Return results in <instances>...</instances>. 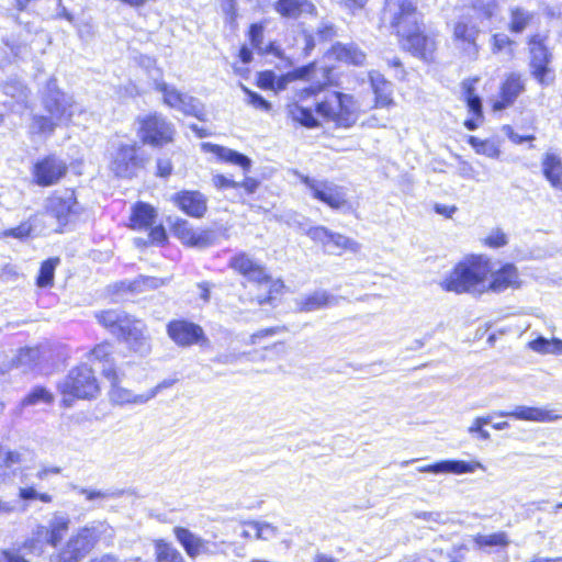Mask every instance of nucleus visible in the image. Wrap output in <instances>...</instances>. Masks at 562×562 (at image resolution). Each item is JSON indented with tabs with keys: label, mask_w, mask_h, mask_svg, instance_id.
Listing matches in <instances>:
<instances>
[{
	"label": "nucleus",
	"mask_w": 562,
	"mask_h": 562,
	"mask_svg": "<svg viewBox=\"0 0 562 562\" xmlns=\"http://www.w3.org/2000/svg\"><path fill=\"white\" fill-rule=\"evenodd\" d=\"M40 357V351L36 348L21 349L15 357L14 363L16 368L22 370L32 369Z\"/></svg>",
	"instance_id": "46"
},
{
	"label": "nucleus",
	"mask_w": 562,
	"mask_h": 562,
	"mask_svg": "<svg viewBox=\"0 0 562 562\" xmlns=\"http://www.w3.org/2000/svg\"><path fill=\"white\" fill-rule=\"evenodd\" d=\"M533 14L519 7L510 9L509 30L514 33H521L530 24Z\"/></svg>",
	"instance_id": "41"
},
{
	"label": "nucleus",
	"mask_w": 562,
	"mask_h": 562,
	"mask_svg": "<svg viewBox=\"0 0 562 562\" xmlns=\"http://www.w3.org/2000/svg\"><path fill=\"white\" fill-rule=\"evenodd\" d=\"M491 46L493 54H503L507 58L514 56L515 42L504 33H497L492 36Z\"/></svg>",
	"instance_id": "42"
},
{
	"label": "nucleus",
	"mask_w": 562,
	"mask_h": 562,
	"mask_svg": "<svg viewBox=\"0 0 562 562\" xmlns=\"http://www.w3.org/2000/svg\"><path fill=\"white\" fill-rule=\"evenodd\" d=\"M156 217L155 209L144 202L137 203L133 207V212L131 215V227L134 229H143L153 225Z\"/></svg>",
	"instance_id": "33"
},
{
	"label": "nucleus",
	"mask_w": 562,
	"mask_h": 562,
	"mask_svg": "<svg viewBox=\"0 0 562 562\" xmlns=\"http://www.w3.org/2000/svg\"><path fill=\"white\" fill-rule=\"evenodd\" d=\"M43 105L48 116L34 115L29 126L31 134L48 137L57 126L68 125L69 123L75 125L85 124L81 116H86V111L74 101L72 97L59 91L55 79L47 82Z\"/></svg>",
	"instance_id": "2"
},
{
	"label": "nucleus",
	"mask_w": 562,
	"mask_h": 562,
	"mask_svg": "<svg viewBox=\"0 0 562 562\" xmlns=\"http://www.w3.org/2000/svg\"><path fill=\"white\" fill-rule=\"evenodd\" d=\"M167 334L180 347H189L204 339L202 327L184 319L169 322Z\"/></svg>",
	"instance_id": "20"
},
{
	"label": "nucleus",
	"mask_w": 562,
	"mask_h": 562,
	"mask_svg": "<svg viewBox=\"0 0 562 562\" xmlns=\"http://www.w3.org/2000/svg\"><path fill=\"white\" fill-rule=\"evenodd\" d=\"M173 533L190 558H196L202 554H215L217 552L216 543L201 538L187 528L176 527Z\"/></svg>",
	"instance_id": "21"
},
{
	"label": "nucleus",
	"mask_w": 562,
	"mask_h": 562,
	"mask_svg": "<svg viewBox=\"0 0 562 562\" xmlns=\"http://www.w3.org/2000/svg\"><path fill=\"white\" fill-rule=\"evenodd\" d=\"M217 240V235L212 229H194L190 247L206 248L214 245Z\"/></svg>",
	"instance_id": "47"
},
{
	"label": "nucleus",
	"mask_w": 562,
	"mask_h": 562,
	"mask_svg": "<svg viewBox=\"0 0 562 562\" xmlns=\"http://www.w3.org/2000/svg\"><path fill=\"white\" fill-rule=\"evenodd\" d=\"M474 542L479 548L506 547L509 543L507 535L503 531L491 535H476Z\"/></svg>",
	"instance_id": "45"
},
{
	"label": "nucleus",
	"mask_w": 562,
	"mask_h": 562,
	"mask_svg": "<svg viewBox=\"0 0 562 562\" xmlns=\"http://www.w3.org/2000/svg\"><path fill=\"white\" fill-rule=\"evenodd\" d=\"M319 90L321 87L314 86L300 89L295 94V100L286 106L289 117L305 127H317L319 125L318 117L313 113L311 108L305 106L303 103L307 98L317 94Z\"/></svg>",
	"instance_id": "17"
},
{
	"label": "nucleus",
	"mask_w": 562,
	"mask_h": 562,
	"mask_svg": "<svg viewBox=\"0 0 562 562\" xmlns=\"http://www.w3.org/2000/svg\"><path fill=\"white\" fill-rule=\"evenodd\" d=\"M58 390L66 407H70L75 398H93L100 392L93 371L87 364L78 366L69 371L68 375L58 384Z\"/></svg>",
	"instance_id": "7"
},
{
	"label": "nucleus",
	"mask_w": 562,
	"mask_h": 562,
	"mask_svg": "<svg viewBox=\"0 0 562 562\" xmlns=\"http://www.w3.org/2000/svg\"><path fill=\"white\" fill-rule=\"evenodd\" d=\"M316 114L339 127H350L358 120L359 104L350 94L331 91L316 102Z\"/></svg>",
	"instance_id": "6"
},
{
	"label": "nucleus",
	"mask_w": 562,
	"mask_h": 562,
	"mask_svg": "<svg viewBox=\"0 0 562 562\" xmlns=\"http://www.w3.org/2000/svg\"><path fill=\"white\" fill-rule=\"evenodd\" d=\"M530 45V74L539 85L548 87L555 80L554 70L550 67L552 54L540 41H532Z\"/></svg>",
	"instance_id": "15"
},
{
	"label": "nucleus",
	"mask_w": 562,
	"mask_h": 562,
	"mask_svg": "<svg viewBox=\"0 0 562 562\" xmlns=\"http://www.w3.org/2000/svg\"><path fill=\"white\" fill-rule=\"evenodd\" d=\"M201 148L205 153L214 154L218 160L240 166L245 171H248L251 166V160L247 156L227 147L212 143H202Z\"/></svg>",
	"instance_id": "30"
},
{
	"label": "nucleus",
	"mask_w": 562,
	"mask_h": 562,
	"mask_svg": "<svg viewBox=\"0 0 562 562\" xmlns=\"http://www.w3.org/2000/svg\"><path fill=\"white\" fill-rule=\"evenodd\" d=\"M61 472L59 467H42L37 473L36 477L41 481L46 480L49 475H57Z\"/></svg>",
	"instance_id": "61"
},
{
	"label": "nucleus",
	"mask_w": 562,
	"mask_h": 562,
	"mask_svg": "<svg viewBox=\"0 0 562 562\" xmlns=\"http://www.w3.org/2000/svg\"><path fill=\"white\" fill-rule=\"evenodd\" d=\"M172 232L182 244L190 246L193 237L194 229L189 225L186 220H177L172 225Z\"/></svg>",
	"instance_id": "49"
},
{
	"label": "nucleus",
	"mask_w": 562,
	"mask_h": 562,
	"mask_svg": "<svg viewBox=\"0 0 562 562\" xmlns=\"http://www.w3.org/2000/svg\"><path fill=\"white\" fill-rule=\"evenodd\" d=\"M513 281L518 278V271L513 263L493 262L485 255H468L460 260L448 281Z\"/></svg>",
	"instance_id": "4"
},
{
	"label": "nucleus",
	"mask_w": 562,
	"mask_h": 562,
	"mask_svg": "<svg viewBox=\"0 0 562 562\" xmlns=\"http://www.w3.org/2000/svg\"><path fill=\"white\" fill-rule=\"evenodd\" d=\"M480 32L474 19L471 16H462L453 24V43L461 54L470 60H475L479 56L480 46L477 37Z\"/></svg>",
	"instance_id": "11"
},
{
	"label": "nucleus",
	"mask_w": 562,
	"mask_h": 562,
	"mask_svg": "<svg viewBox=\"0 0 562 562\" xmlns=\"http://www.w3.org/2000/svg\"><path fill=\"white\" fill-rule=\"evenodd\" d=\"M334 300L335 299L333 296H329L326 292L316 291L315 293H313V294L306 296L304 300H302L301 311H304V312L316 311L322 307L331 305Z\"/></svg>",
	"instance_id": "40"
},
{
	"label": "nucleus",
	"mask_w": 562,
	"mask_h": 562,
	"mask_svg": "<svg viewBox=\"0 0 562 562\" xmlns=\"http://www.w3.org/2000/svg\"><path fill=\"white\" fill-rule=\"evenodd\" d=\"M530 349L541 355H562V340L558 338L547 339L538 337L529 342Z\"/></svg>",
	"instance_id": "38"
},
{
	"label": "nucleus",
	"mask_w": 562,
	"mask_h": 562,
	"mask_svg": "<svg viewBox=\"0 0 562 562\" xmlns=\"http://www.w3.org/2000/svg\"><path fill=\"white\" fill-rule=\"evenodd\" d=\"M509 283H441L443 291L456 294H471L479 296L484 292L498 293L504 291Z\"/></svg>",
	"instance_id": "29"
},
{
	"label": "nucleus",
	"mask_w": 562,
	"mask_h": 562,
	"mask_svg": "<svg viewBox=\"0 0 562 562\" xmlns=\"http://www.w3.org/2000/svg\"><path fill=\"white\" fill-rule=\"evenodd\" d=\"M477 154L490 158H498L501 150L493 142L484 140L483 145H481V148H479Z\"/></svg>",
	"instance_id": "59"
},
{
	"label": "nucleus",
	"mask_w": 562,
	"mask_h": 562,
	"mask_svg": "<svg viewBox=\"0 0 562 562\" xmlns=\"http://www.w3.org/2000/svg\"><path fill=\"white\" fill-rule=\"evenodd\" d=\"M317 35L321 40L328 41L336 35V30L333 24L323 22L317 30Z\"/></svg>",
	"instance_id": "60"
},
{
	"label": "nucleus",
	"mask_w": 562,
	"mask_h": 562,
	"mask_svg": "<svg viewBox=\"0 0 562 562\" xmlns=\"http://www.w3.org/2000/svg\"><path fill=\"white\" fill-rule=\"evenodd\" d=\"M276 75L272 71L261 72L259 76V86L262 88H272L274 85Z\"/></svg>",
	"instance_id": "63"
},
{
	"label": "nucleus",
	"mask_w": 562,
	"mask_h": 562,
	"mask_svg": "<svg viewBox=\"0 0 562 562\" xmlns=\"http://www.w3.org/2000/svg\"><path fill=\"white\" fill-rule=\"evenodd\" d=\"M241 89L247 94L246 102L249 105L254 106L255 109L266 111V112L270 110V108H271L270 103L267 100H265L260 94L250 91L248 88H246L243 85H241Z\"/></svg>",
	"instance_id": "51"
},
{
	"label": "nucleus",
	"mask_w": 562,
	"mask_h": 562,
	"mask_svg": "<svg viewBox=\"0 0 562 562\" xmlns=\"http://www.w3.org/2000/svg\"><path fill=\"white\" fill-rule=\"evenodd\" d=\"M229 266L249 281H270L267 269L257 260L245 252L234 256Z\"/></svg>",
	"instance_id": "22"
},
{
	"label": "nucleus",
	"mask_w": 562,
	"mask_h": 562,
	"mask_svg": "<svg viewBox=\"0 0 562 562\" xmlns=\"http://www.w3.org/2000/svg\"><path fill=\"white\" fill-rule=\"evenodd\" d=\"M104 378L111 385L109 398L115 405H143L157 396V389H150L145 393L136 394L132 390L123 387L116 368H106L104 370Z\"/></svg>",
	"instance_id": "12"
},
{
	"label": "nucleus",
	"mask_w": 562,
	"mask_h": 562,
	"mask_svg": "<svg viewBox=\"0 0 562 562\" xmlns=\"http://www.w3.org/2000/svg\"><path fill=\"white\" fill-rule=\"evenodd\" d=\"M112 356L113 347L109 342H102L89 352L88 360L92 363L99 362L101 364V373L104 376L106 368H115Z\"/></svg>",
	"instance_id": "36"
},
{
	"label": "nucleus",
	"mask_w": 562,
	"mask_h": 562,
	"mask_svg": "<svg viewBox=\"0 0 562 562\" xmlns=\"http://www.w3.org/2000/svg\"><path fill=\"white\" fill-rule=\"evenodd\" d=\"M477 82V79H468L462 82V94L469 111L474 114L475 119H470L464 122V126L469 131H474L477 128L479 123L477 120L483 117L482 114V101L479 95L474 93V85Z\"/></svg>",
	"instance_id": "28"
},
{
	"label": "nucleus",
	"mask_w": 562,
	"mask_h": 562,
	"mask_svg": "<svg viewBox=\"0 0 562 562\" xmlns=\"http://www.w3.org/2000/svg\"><path fill=\"white\" fill-rule=\"evenodd\" d=\"M369 77L372 90L375 94V106H390L393 103L392 83L376 71L370 72Z\"/></svg>",
	"instance_id": "31"
},
{
	"label": "nucleus",
	"mask_w": 562,
	"mask_h": 562,
	"mask_svg": "<svg viewBox=\"0 0 562 562\" xmlns=\"http://www.w3.org/2000/svg\"><path fill=\"white\" fill-rule=\"evenodd\" d=\"M333 54L338 60L355 66H362L366 61V54L353 43H337L333 46Z\"/></svg>",
	"instance_id": "32"
},
{
	"label": "nucleus",
	"mask_w": 562,
	"mask_h": 562,
	"mask_svg": "<svg viewBox=\"0 0 562 562\" xmlns=\"http://www.w3.org/2000/svg\"><path fill=\"white\" fill-rule=\"evenodd\" d=\"M21 457L18 452L5 451L0 462V486L8 484L12 480L13 472L11 467L20 463Z\"/></svg>",
	"instance_id": "43"
},
{
	"label": "nucleus",
	"mask_w": 562,
	"mask_h": 562,
	"mask_svg": "<svg viewBox=\"0 0 562 562\" xmlns=\"http://www.w3.org/2000/svg\"><path fill=\"white\" fill-rule=\"evenodd\" d=\"M172 201L186 214L202 217L206 212V199L199 191H182L173 195Z\"/></svg>",
	"instance_id": "25"
},
{
	"label": "nucleus",
	"mask_w": 562,
	"mask_h": 562,
	"mask_svg": "<svg viewBox=\"0 0 562 562\" xmlns=\"http://www.w3.org/2000/svg\"><path fill=\"white\" fill-rule=\"evenodd\" d=\"M1 90L16 104L27 108L30 91L20 80L9 79L2 85Z\"/></svg>",
	"instance_id": "35"
},
{
	"label": "nucleus",
	"mask_w": 562,
	"mask_h": 562,
	"mask_svg": "<svg viewBox=\"0 0 562 562\" xmlns=\"http://www.w3.org/2000/svg\"><path fill=\"white\" fill-rule=\"evenodd\" d=\"M299 178L314 199L329 207L338 210L347 204V193L344 187L328 180H318L304 175H299Z\"/></svg>",
	"instance_id": "10"
},
{
	"label": "nucleus",
	"mask_w": 562,
	"mask_h": 562,
	"mask_svg": "<svg viewBox=\"0 0 562 562\" xmlns=\"http://www.w3.org/2000/svg\"><path fill=\"white\" fill-rule=\"evenodd\" d=\"M67 164L56 156H48L34 165L35 182L42 187L57 183L67 172Z\"/></svg>",
	"instance_id": "18"
},
{
	"label": "nucleus",
	"mask_w": 562,
	"mask_h": 562,
	"mask_svg": "<svg viewBox=\"0 0 562 562\" xmlns=\"http://www.w3.org/2000/svg\"><path fill=\"white\" fill-rule=\"evenodd\" d=\"M46 215L56 218L59 225L72 222L80 212L75 192L65 190L47 199L45 204Z\"/></svg>",
	"instance_id": "14"
},
{
	"label": "nucleus",
	"mask_w": 562,
	"mask_h": 562,
	"mask_svg": "<svg viewBox=\"0 0 562 562\" xmlns=\"http://www.w3.org/2000/svg\"><path fill=\"white\" fill-rule=\"evenodd\" d=\"M70 525V518L63 513L53 514L48 521L49 546L57 547L67 533Z\"/></svg>",
	"instance_id": "34"
},
{
	"label": "nucleus",
	"mask_w": 562,
	"mask_h": 562,
	"mask_svg": "<svg viewBox=\"0 0 562 562\" xmlns=\"http://www.w3.org/2000/svg\"><path fill=\"white\" fill-rule=\"evenodd\" d=\"M155 89L162 94V101L167 106L204 121L205 111L199 99L179 91L162 80H155Z\"/></svg>",
	"instance_id": "9"
},
{
	"label": "nucleus",
	"mask_w": 562,
	"mask_h": 562,
	"mask_svg": "<svg viewBox=\"0 0 562 562\" xmlns=\"http://www.w3.org/2000/svg\"><path fill=\"white\" fill-rule=\"evenodd\" d=\"M526 83L521 74L509 72L501 86V99L493 104L494 111H501L510 106L525 91Z\"/></svg>",
	"instance_id": "23"
},
{
	"label": "nucleus",
	"mask_w": 562,
	"mask_h": 562,
	"mask_svg": "<svg viewBox=\"0 0 562 562\" xmlns=\"http://www.w3.org/2000/svg\"><path fill=\"white\" fill-rule=\"evenodd\" d=\"M149 238L157 244L165 241L167 238L165 228L161 225L151 228Z\"/></svg>",
	"instance_id": "62"
},
{
	"label": "nucleus",
	"mask_w": 562,
	"mask_h": 562,
	"mask_svg": "<svg viewBox=\"0 0 562 562\" xmlns=\"http://www.w3.org/2000/svg\"><path fill=\"white\" fill-rule=\"evenodd\" d=\"M37 220V216L31 218L27 222L20 224L18 227L12 228L5 233L7 236H12L15 238H25L32 235L35 229L34 222Z\"/></svg>",
	"instance_id": "52"
},
{
	"label": "nucleus",
	"mask_w": 562,
	"mask_h": 562,
	"mask_svg": "<svg viewBox=\"0 0 562 562\" xmlns=\"http://www.w3.org/2000/svg\"><path fill=\"white\" fill-rule=\"evenodd\" d=\"M482 243L488 248H502L508 244V237L501 228H494L482 240Z\"/></svg>",
	"instance_id": "50"
},
{
	"label": "nucleus",
	"mask_w": 562,
	"mask_h": 562,
	"mask_svg": "<svg viewBox=\"0 0 562 562\" xmlns=\"http://www.w3.org/2000/svg\"><path fill=\"white\" fill-rule=\"evenodd\" d=\"M381 21L395 32L403 49L425 60L432 57L436 41L420 31L415 0H385Z\"/></svg>",
	"instance_id": "1"
},
{
	"label": "nucleus",
	"mask_w": 562,
	"mask_h": 562,
	"mask_svg": "<svg viewBox=\"0 0 562 562\" xmlns=\"http://www.w3.org/2000/svg\"><path fill=\"white\" fill-rule=\"evenodd\" d=\"M0 562H29L23 557L10 552V551H2L0 552Z\"/></svg>",
	"instance_id": "64"
},
{
	"label": "nucleus",
	"mask_w": 562,
	"mask_h": 562,
	"mask_svg": "<svg viewBox=\"0 0 562 562\" xmlns=\"http://www.w3.org/2000/svg\"><path fill=\"white\" fill-rule=\"evenodd\" d=\"M54 395L43 386L34 387L21 402V406H34L38 404H52Z\"/></svg>",
	"instance_id": "44"
},
{
	"label": "nucleus",
	"mask_w": 562,
	"mask_h": 562,
	"mask_svg": "<svg viewBox=\"0 0 562 562\" xmlns=\"http://www.w3.org/2000/svg\"><path fill=\"white\" fill-rule=\"evenodd\" d=\"M541 171L550 186L562 192V157L553 151H547L541 158Z\"/></svg>",
	"instance_id": "27"
},
{
	"label": "nucleus",
	"mask_w": 562,
	"mask_h": 562,
	"mask_svg": "<svg viewBox=\"0 0 562 562\" xmlns=\"http://www.w3.org/2000/svg\"><path fill=\"white\" fill-rule=\"evenodd\" d=\"M212 183L216 189L239 188V182L220 173L212 176Z\"/></svg>",
	"instance_id": "54"
},
{
	"label": "nucleus",
	"mask_w": 562,
	"mask_h": 562,
	"mask_svg": "<svg viewBox=\"0 0 562 562\" xmlns=\"http://www.w3.org/2000/svg\"><path fill=\"white\" fill-rule=\"evenodd\" d=\"M79 493L86 497L87 501L106 499L114 496V493L93 491L88 488H80Z\"/></svg>",
	"instance_id": "58"
},
{
	"label": "nucleus",
	"mask_w": 562,
	"mask_h": 562,
	"mask_svg": "<svg viewBox=\"0 0 562 562\" xmlns=\"http://www.w3.org/2000/svg\"><path fill=\"white\" fill-rule=\"evenodd\" d=\"M140 166V159L136 155L135 145H120L112 155L111 171L122 178H131Z\"/></svg>",
	"instance_id": "19"
},
{
	"label": "nucleus",
	"mask_w": 562,
	"mask_h": 562,
	"mask_svg": "<svg viewBox=\"0 0 562 562\" xmlns=\"http://www.w3.org/2000/svg\"><path fill=\"white\" fill-rule=\"evenodd\" d=\"M59 258H49L42 263L40 274L36 281H53L56 267L59 265Z\"/></svg>",
	"instance_id": "53"
},
{
	"label": "nucleus",
	"mask_w": 562,
	"mask_h": 562,
	"mask_svg": "<svg viewBox=\"0 0 562 562\" xmlns=\"http://www.w3.org/2000/svg\"><path fill=\"white\" fill-rule=\"evenodd\" d=\"M494 416L512 417L518 420L535 423H551L561 418L560 415L542 407L518 405L513 411H498L486 416L476 417L468 429L469 434H477L484 425L492 423Z\"/></svg>",
	"instance_id": "8"
},
{
	"label": "nucleus",
	"mask_w": 562,
	"mask_h": 562,
	"mask_svg": "<svg viewBox=\"0 0 562 562\" xmlns=\"http://www.w3.org/2000/svg\"><path fill=\"white\" fill-rule=\"evenodd\" d=\"M173 126L161 115H149L140 121L139 137L143 143L162 146L172 140Z\"/></svg>",
	"instance_id": "16"
},
{
	"label": "nucleus",
	"mask_w": 562,
	"mask_h": 562,
	"mask_svg": "<svg viewBox=\"0 0 562 562\" xmlns=\"http://www.w3.org/2000/svg\"><path fill=\"white\" fill-rule=\"evenodd\" d=\"M113 529L104 521H94L78 529L57 554V562H80L100 540H111Z\"/></svg>",
	"instance_id": "5"
},
{
	"label": "nucleus",
	"mask_w": 562,
	"mask_h": 562,
	"mask_svg": "<svg viewBox=\"0 0 562 562\" xmlns=\"http://www.w3.org/2000/svg\"><path fill=\"white\" fill-rule=\"evenodd\" d=\"M21 482L27 485V479L25 474H22ZM37 491L33 486H23L19 490L20 498L24 501L37 499Z\"/></svg>",
	"instance_id": "56"
},
{
	"label": "nucleus",
	"mask_w": 562,
	"mask_h": 562,
	"mask_svg": "<svg viewBox=\"0 0 562 562\" xmlns=\"http://www.w3.org/2000/svg\"><path fill=\"white\" fill-rule=\"evenodd\" d=\"M263 25L259 23L251 24L249 30V40L251 45L261 54H274L280 56L279 50L274 47L272 43L265 45L263 44Z\"/></svg>",
	"instance_id": "37"
},
{
	"label": "nucleus",
	"mask_w": 562,
	"mask_h": 562,
	"mask_svg": "<svg viewBox=\"0 0 562 562\" xmlns=\"http://www.w3.org/2000/svg\"><path fill=\"white\" fill-rule=\"evenodd\" d=\"M249 528L257 539L272 540L278 536V528L268 522L254 521L249 524Z\"/></svg>",
	"instance_id": "48"
},
{
	"label": "nucleus",
	"mask_w": 562,
	"mask_h": 562,
	"mask_svg": "<svg viewBox=\"0 0 562 562\" xmlns=\"http://www.w3.org/2000/svg\"><path fill=\"white\" fill-rule=\"evenodd\" d=\"M314 241L321 243L326 252L340 256L346 251L357 254L361 246L358 241L338 233L330 232L324 226H314L305 231Z\"/></svg>",
	"instance_id": "13"
},
{
	"label": "nucleus",
	"mask_w": 562,
	"mask_h": 562,
	"mask_svg": "<svg viewBox=\"0 0 562 562\" xmlns=\"http://www.w3.org/2000/svg\"><path fill=\"white\" fill-rule=\"evenodd\" d=\"M31 542H37V543H46L49 544V529L48 524L46 526L38 525L34 531L31 539Z\"/></svg>",
	"instance_id": "55"
},
{
	"label": "nucleus",
	"mask_w": 562,
	"mask_h": 562,
	"mask_svg": "<svg viewBox=\"0 0 562 562\" xmlns=\"http://www.w3.org/2000/svg\"><path fill=\"white\" fill-rule=\"evenodd\" d=\"M274 10L282 18L292 20L305 15H316V7L310 0H277Z\"/></svg>",
	"instance_id": "26"
},
{
	"label": "nucleus",
	"mask_w": 562,
	"mask_h": 562,
	"mask_svg": "<svg viewBox=\"0 0 562 562\" xmlns=\"http://www.w3.org/2000/svg\"><path fill=\"white\" fill-rule=\"evenodd\" d=\"M479 469L485 470V467L480 461L442 460L434 464L422 467L418 471L435 474H465L473 473Z\"/></svg>",
	"instance_id": "24"
},
{
	"label": "nucleus",
	"mask_w": 562,
	"mask_h": 562,
	"mask_svg": "<svg viewBox=\"0 0 562 562\" xmlns=\"http://www.w3.org/2000/svg\"><path fill=\"white\" fill-rule=\"evenodd\" d=\"M220 7L229 22H234L237 16L236 0H220Z\"/></svg>",
	"instance_id": "57"
},
{
	"label": "nucleus",
	"mask_w": 562,
	"mask_h": 562,
	"mask_svg": "<svg viewBox=\"0 0 562 562\" xmlns=\"http://www.w3.org/2000/svg\"><path fill=\"white\" fill-rule=\"evenodd\" d=\"M97 318L112 335L124 342L131 351L142 357L150 352V337L147 334V326L143 321L117 311L101 312L97 315Z\"/></svg>",
	"instance_id": "3"
},
{
	"label": "nucleus",
	"mask_w": 562,
	"mask_h": 562,
	"mask_svg": "<svg viewBox=\"0 0 562 562\" xmlns=\"http://www.w3.org/2000/svg\"><path fill=\"white\" fill-rule=\"evenodd\" d=\"M156 562H186L182 554L164 540L155 542Z\"/></svg>",
	"instance_id": "39"
}]
</instances>
